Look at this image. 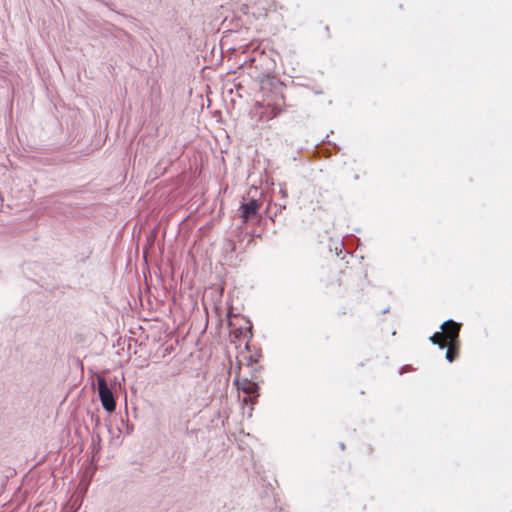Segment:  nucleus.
I'll return each instance as SVG.
<instances>
[{"label": "nucleus", "instance_id": "nucleus-5", "mask_svg": "<svg viewBox=\"0 0 512 512\" xmlns=\"http://www.w3.org/2000/svg\"><path fill=\"white\" fill-rule=\"evenodd\" d=\"M284 104H285V96L282 94L278 98H276L272 109L270 111H266V113L268 114V117L272 119V118H275L278 115H280L281 112L283 111L282 106Z\"/></svg>", "mask_w": 512, "mask_h": 512}, {"label": "nucleus", "instance_id": "nucleus-17", "mask_svg": "<svg viewBox=\"0 0 512 512\" xmlns=\"http://www.w3.org/2000/svg\"><path fill=\"white\" fill-rule=\"evenodd\" d=\"M266 213L269 216V219L273 220V217L270 215V207L267 208Z\"/></svg>", "mask_w": 512, "mask_h": 512}, {"label": "nucleus", "instance_id": "nucleus-12", "mask_svg": "<svg viewBox=\"0 0 512 512\" xmlns=\"http://www.w3.org/2000/svg\"><path fill=\"white\" fill-rule=\"evenodd\" d=\"M260 356L261 355H258V356L250 355L248 358V365L253 366L254 364H256L259 361Z\"/></svg>", "mask_w": 512, "mask_h": 512}, {"label": "nucleus", "instance_id": "nucleus-6", "mask_svg": "<svg viewBox=\"0 0 512 512\" xmlns=\"http://www.w3.org/2000/svg\"><path fill=\"white\" fill-rule=\"evenodd\" d=\"M249 323V326L246 327V328H243V327H239L236 332H235V335L236 337L238 336H243V337H246V335L249 333V338L251 339L253 337V333H252V324L251 322L248 320L247 321Z\"/></svg>", "mask_w": 512, "mask_h": 512}, {"label": "nucleus", "instance_id": "nucleus-1", "mask_svg": "<svg viewBox=\"0 0 512 512\" xmlns=\"http://www.w3.org/2000/svg\"><path fill=\"white\" fill-rule=\"evenodd\" d=\"M97 392L103 409L109 414L116 409V398L109 387L106 379L102 376L97 377Z\"/></svg>", "mask_w": 512, "mask_h": 512}, {"label": "nucleus", "instance_id": "nucleus-13", "mask_svg": "<svg viewBox=\"0 0 512 512\" xmlns=\"http://www.w3.org/2000/svg\"><path fill=\"white\" fill-rule=\"evenodd\" d=\"M255 401H256V399H254L252 397H249V396H245L242 399V403L243 404H251V405H253L255 403Z\"/></svg>", "mask_w": 512, "mask_h": 512}, {"label": "nucleus", "instance_id": "nucleus-19", "mask_svg": "<svg viewBox=\"0 0 512 512\" xmlns=\"http://www.w3.org/2000/svg\"><path fill=\"white\" fill-rule=\"evenodd\" d=\"M388 312H389V308H386V309H384V310L382 311V313H383V314L388 313Z\"/></svg>", "mask_w": 512, "mask_h": 512}, {"label": "nucleus", "instance_id": "nucleus-18", "mask_svg": "<svg viewBox=\"0 0 512 512\" xmlns=\"http://www.w3.org/2000/svg\"><path fill=\"white\" fill-rule=\"evenodd\" d=\"M339 447H340L341 450H345V448H346V446H345V444L343 442H341L339 444Z\"/></svg>", "mask_w": 512, "mask_h": 512}, {"label": "nucleus", "instance_id": "nucleus-10", "mask_svg": "<svg viewBox=\"0 0 512 512\" xmlns=\"http://www.w3.org/2000/svg\"><path fill=\"white\" fill-rule=\"evenodd\" d=\"M457 357V353H453L451 351L450 348H448L447 352H446V355H445V358L447 359L448 362H453Z\"/></svg>", "mask_w": 512, "mask_h": 512}, {"label": "nucleus", "instance_id": "nucleus-11", "mask_svg": "<svg viewBox=\"0 0 512 512\" xmlns=\"http://www.w3.org/2000/svg\"><path fill=\"white\" fill-rule=\"evenodd\" d=\"M280 190H279V193L281 194V197L283 200H286L287 197H288V193H287V189H286V184L283 183V184H280Z\"/></svg>", "mask_w": 512, "mask_h": 512}, {"label": "nucleus", "instance_id": "nucleus-8", "mask_svg": "<svg viewBox=\"0 0 512 512\" xmlns=\"http://www.w3.org/2000/svg\"><path fill=\"white\" fill-rule=\"evenodd\" d=\"M88 415L90 417L91 422L94 424V431H95L96 429L99 428V426L101 424L100 417L92 411H88Z\"/></svg>", "mask_w": 512, "mask_h": 512}, {"label": "nucleus", "instance_id": "nucleus-4", "mask_svg": "<svg viewBox=\"0 0 512 512\" xmlns=\"http://www.w3.org/2000/svg\"><path fill=\"white\" fill-rule=\"evenodd\" d=\"M246 396L257 399L260 396L259 385L256 381L248 380L247 384H243L240 388Z\"/></svg>", "mask_w": 512, "mask_h": 512}, {"label": "nucleus", "instance_id": "nucleus-16", "mask_svg": "<svg viewBox=\"0 0 512 512\" xmlns=\"http://www.w3.org/2000/svg\"><path fill=\"white\" fill-rule=\"evenodd\" d=\"M275 206H279L280 210L285 209L286 208V200H283V202L275 204Z\"/></svg>", "mask_w": 512, "mask_h": 512}, {"label": "nucleus", "instance_id": "nucleus-3", "mask_svg": "<svg viewBox=\"0 0 512 512\" xmlns=\"http://www.w3.org/2000/svg\"><path fill=\"white\" fill-rule=\"evenodd\" d=\"M440 328L442 329V336L447 342V347L456 345L459 342L461 323L449 319L443 322Z\"/></svg>", "mask_w": 512, "mask_h": 512}, {"label": "nucleus", "instance_id": "nucleus-20", "mask_svg": "<svg viewBox=\"0 0 512 512\" xmlns=\"http://www.w3.org/2000/svg\"><path fill=\"white\" fill-rule=\"evenodd\" d=\"M256 372H257V369H254V370H253V373H252V378H254V377H255V373H256Z\"/></svg>", "mask_w": 512, "mask_h": 512}, {"label": "nucleus", "instance_id": "nucleus-7", "mask_svg": "<svg viewBox=\"0 0 512 512\" xmlns=\"http://www.w3.org/2000/svg\"><path fill=\"white\" fill-rule=\"evenodd\" d=\"M440 336V333L439 332H435L430 338V342L434 345H437L439 349H444L447 347V344L440 341L438 338Z\"/></svg>", "mask_w": 512, "mask_h": 512}, {"label": "nucleus", "instance_id": "nucleus-14", "mask_svg": "<svg viewBox=\"0 0 512 512\" xmlns=\"http://www.w3.org/2000/svg\"><path fill=\"white\" fill-rule=\"evenodd\" d=\"M92 442H93V444L101 442V437H100V434L98 432H95V431L93 432V434H92Z\"/></svg>", "mask_w": 512, "mask_h": 512}, {"label": "nucleus", "instance_id": "nucleus-15", "mask_svg": "<svg viewBox=\"0 0 512 512\" xmlns=\"http://www.w3.org/2000/svg\"><path fill=\"white\" fill-rule=\"evenodd\" d=\"M411 370H413L411 365H409V364L404 365L400 370V375H402L404 372L411 371Z\"/></svg>", "mask_w": 512, "mask_h": 512}, {"label": "nucleus", "instance_id": "nucleus-2", "mask_svg": "<svg viewBox=\"0 0 512 512\" xmlns=\"http://www.w3.org/2000/svg\"><path fill=\"white\" fill-rule=\"evenodd\" d=\"M261 203L255 198L243 199L239 207L240 217L244 223L256 219L259 216Z\"/></svg>", "mask_w": 512, "mask_h": 512}, {"label": "nucleus", "instance_id": "nucleus-9", "mask_svg": "<svg viewBox=\"0 0 512 512\" xmlns=\"http://www.w3.org/2000/svg\"><path fill=\"white\" fill-rule=\"evenodd\" d=\"M248 378H243L241 379L239 376H237L234 380H233V385L236 387V389L240 392L241 391V387L243 384H247L248 383Z\"/></svg>", "mask_w": 512, "mask_h": 512}]
</instances>
